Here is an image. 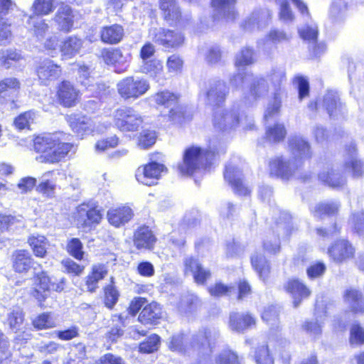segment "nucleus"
<instances>
[{
  "mask_svg": "<svg viewBox=\"0 0 364 364\" xmlns=\"http://www.w3.org/2000/svg\"><path fill=\"white\" fill-rule=\"evenodd\" d=\"M289 148L293 155L294 160H287L278 157L269 162V173L272 176L289 180L296 175V171L301 167L302 161L311 157V151L309 142L303 137L294 136L289 140Z\"/></svg>",
  "mask_w": 364,
  "mask_h": 364,
  "instance_id": "obj_1",
  "label": "nucleus"
},
{
  "mask_svg": "<svg viewBox=\"0 0 364 364\" xmlns=\"http://www.w3.org/2000/svg\"><path fill=\"white\" fill-rule=\"evenodd\" d=\"M65 134H48L38 136L34 140V149L43 154L38 158L41 162L55 164L68 155L73 144L65 141Z\"/></svg>",
  "mask_w": 364,
  "mask_h": 364,
  "instance_id": "obj_2",
  "label": "nucleus"
},
{
  "mask_svg": "<svg viewBox=\"0 0 364 364\" xmlns=\"http://www.w3.org/2000/svg\"><path fill=\"white\" fill-rule=\"evenodd\" d=\"M220 338L218 330L204 328L194 336H193L191 342L188 346L186 339L182 333L172 336L169 343V348L171 350L178 352H188L190 349L197 351L203 355H209L217 343Z\"/></svg>",
  "mask_w": 364,
  "mask_h": 364,
  "instance_id": "obj_3",
  "label": "nucleus"
},
{
  "mask_svg": "<svg viewBox=\"0 0 364 364\" xmlns=\"http://www.w3.org/2000/svg\"><path fill=\"white\" fill-rule=\"evenodd\" d=\"M213 125L223 131H228L235 129L241 125L245 129H252V119L240 112L238 107L233 105L230 109L218 108L213 114Z\"/></svg>",
  "mask_w": 364,
  "mask_h": 364,
  "instance_id": "obj_4",
  "label": "nucleus"
},
{
  "mask_svg": "<svg viewBox=\"0 0 364 364\" xmlns=\"http://www.w3.org/2000/svg\"><path fill=\"white\" fill-rule=\"evenodd\" d=\"M215 150H203L198 146L188 148L183 154V162L178 168L183 175H192L201 168L206 169L211 164Z\"/></svg>",
  "mask_w": 364,
  "mask_h": 364,
  "instance_id": "obj_5",
  "label": "nucleus"
},
{
  "mask_svg": "<svg viewBox=\"0 0 364 364\" xmlns=\"http://www.w3.org/2000/svg\"><path fill=\"white\" fill-rule=\"evenodd\" d=\"M153 100L158 106L167 109L163 114L168 121L173 123L181 122L183 118V111L178 105V95L168 90L159 92L153 95Z\"/></svg>",
  "mask_w": 364,
  "mask_h": 364,
  "instance_id": "obj_6",
  "label": "nucleus"
},
{
  "mask_svg": "<svg viewBox=\"0 0 364 364\" xmlns=\"http://www.w3.org/2000/svg\"><path fill=\"white\" fill-rule=\"evenodd\" d=\"M119 95L124 100H136L144 95L150 88L149 82L139 77L129 76L117 84Z\"/></svg>",
  "mask_w": 364,
  "mask_h": 364,
  "instance_id": "obj_7",
  "label": "nucleus"
},
{
  "mask_svg": "<svg viewBox=\"0 0 364 364\" xmlns=\"http://www.w3.org/2000/svg\"><path fill=\"white\" fill-rule=\"evenodd\" d=\"M143 122L142 117L131 107H122L114 113V123L121 132H135Z\"/></svg>",
  "mask_w": 364,
  "mask_h": 364,
  "instance_id": "obj_8",
  "label": "nucleus"
},
{
  "mask_svg": "<svg viewBox=\"0 0 364 364\" xmlns=\"http://www.w3.org/2000/svg\"><path fill=\"white\" fill-rule=\"evenodd\" d=\"M102 210L94 203H82L77 206L75 218L83 228L95 227L102 218Z\"/></svg>",
  "mask_w": 364,
  "mask_h": 364,
  "instance_id": "obj_9",
  "label": "nucleus"
},
{
  "mask_svg": "<svg viewBox=\"0 0 364 364\" xmlns=\"http://www.w3.org/2000/svg\"><path fill=\"white\" fill-rule=\"evenodd\" d=\"M268 80L271 82L274 95V101L269 105L264 114L265 120L277 113L280 109L281 102L278 99V92L281 90L283 82L286 80V75L283 68H276L271 70L268 74Z\"/></svg>",
  "mask_w": 364,
  "mask_h": 364,
  "instance_id": "obj_10",
  "label": "nucleus"
},
{
  "mask_svg": "<svg viewBox=\"0 0 364 364\" xmlns=\"http://www.w3.org/2000/svg\"><path fill=\"white\" fill-rule=\"evenodd\" d=\"M40 289H34L32 294L40 302L45 300L50 291H61L64 289L65 279L58 280L50 277L47 272H42L37 276Z\"/></svg>",
  "mask_w": 364,
  "mask_h": 364,
  "instance_id": "obj_11",
  "label": "nucleus"
},
{
  "mask_svg": "<svg viewBox=\"0 0 364 364\" xmlns=\"http://www.w3.org/2000/svg\"><path fill=\"white\" fill-rule=\"evenodd\" d=\"M166 172V168L164 165L151 162L139 167L136 171L135 176L138 182L146 186H152L156 184L162 173Z\"/></svg>",
  "mask_w": 364,
  "mask_h": 364,
  "instance_id": "obj_12",
  "label": "nucleus"
},
{
  "mask_svg": "<svg viewBox=\"0 0 364 364\" xmlns=\"http://www.w3.org/2000/svg\"><path fill=\"white\" fill-rule=\"evenodd\" d=\"M329 257L336 263H343L353 258L355 248L348 240L341 239L334 242L328 250Z\"/></svg>",
  "mask_w": 364,
  "mask_h": 364,
  "instance_id": "obj_13",
  "label": "nucleus"
},
{
  "mask_svg": "<svg viewBox=\"0 0 364 364\" xmlns=\"http://www.w3.org/2000/svg\"><path fill=\"white\" fill-rule=\"evenodd\" d=\"M242 176L241 171L236 165L231 163L226 166L224 172L225 180L228 181L236 194L247 196L250 193V190L242 183Z\"/></svg>",
  "mask_w": 364,
  "mask_h": 364,
  "instance_id": "obj_14",
  "label": "nucleus"
},
{
  "mask_svg": "<svg viewBox=\"0 0 364 364\" xmlns=\"http://www.w3.org/2000/svg\"><path fill=\"white\" fill-rule=\"evenodd\" d=\"M61 73L60 67L49 59L41 62L36 68L38 80L45 85H48L51 82L58 79Z\"/></svg>",
  "mask_w": 364,
  "mask_h": 364,
  "instance_id": "obj_15",
  "label": "nucleus"
},
{
  "mask_svg": "<svg viewBox=\"0 0 364 364\" xmlns=\"http://www.w3.org/2000/svg\"><path fill=\"white\" fill-rule=\"evenodd\" d=\"M269 91V87L267 80L262 77H253L250 81L249 94L245 97V103L250 105L257 100L264 98L267 96Z\"/></svg>",
  "mask_w": 364,
  "mask_h": 364,
  "instance_id": "obj_16",
  "label": "nucleus"
},
{
  "mask_svg": "<svg viewBox=\"0 0 364 364\" xmlns=\"http://www.w3.org/2000/svg\"><path fill=\"white\" fill-rule=\"evenodd\" d=\"M159 8L168 24L184 26L181 11L176 0H160Z\"/></svg>",
  "mask_w": 364,
  "mask_h": 364,
  "instance_id": "obj_17",
  "label": "nucleus"
},
{
  "mask_svg": "<svg viewBox=\"0 0 364 364\" xmlns=\"http://www.w3.org/2000/svg\"><path fill=\"white\" fill-rule=\"evenodd\" d=\"M154 41L166 48L181 46L184 41L183 34L178 31L160 28L156 30Z\"/></svg>",
  "mask_w": 364,
  "mask_h": 364,
  "instance_id": "obj_18",
  "label": "nucleus"
},
{
  "mask_svg": "<svg viewBox=\"0 0 364 364\" xmlns=\"http://www.w3.org/2000/svg\"><path fill=\"white\" fill-rule=\"evenodd\" d=\"M229 89L225 82L221 80L214 81L209 85L205 92V100L207 104L216 106L224 102L228 94Z\"/></svg>",
  "mask_w": 364,
  "mask_h": 364,
  "instance_id": "obj_19",
  "label": "nucleus"
},
{
  "mask_svg": "<svg viewBox=\"0 0 364 364\" xmlns=\"http://www.w3.org/2000/svg\"><path fill=\"white\" fill-rule=\"evenodd\" d=\"M58 99L61 105L65 107H74L79 100V90L69 81H63L58 86Z\"/></svg>",
  "mask_w": 364,
  "mask_h": 364,
  "instance_id": "obj_20",
  "label": "nucleus"
},
{
  "mask_svg": "<svg viewBox=\"0 0 364 364\" xmlns=\"http://www.w3.org/2000/svg\"><path fill=\"white\" fill-rule=\"evenodd\" d=\"M271 17L272 13L269 9L255 10L244 21L242 26L245 30L252 31L266 26Z\"/></svg>",
  "mask_w": 364,
  "mask_h": 364,
  "instance_id": "obj_21",
  "label": "nucleus"
},
{
  "mask_svg": "<svg viewBox=\"0 0 364 364\" xmlns=\"http://www.w3.org/2000/svg\"><path fill=\"white\" fill-rule=\"evenodd\" d=\"M214 9V18L225 19L226 21H233L237 16L235 10V0H212Z\"/></svg>",
  "mask_w": 364,
  "mask_h": 364,
  "instance_id": "obj_22",
  "label": "nucleus"
},
{
  "mask_svg": "<svg viewBox=\"0 0 364 364\" xmlns=\"http://www.w3.org/2000/svg\"><path fill=\"white\" fill-rule=\"evenodd\" d=\"M286 291L290 294L294 307L299 306L301 301L311 294L309 289L299 279H291L284 286Z\"/></svg>",
  "mask_w": 364,
  "mask_h": 364,
  "instance_id": "obj_23",
  "label": "nucleus"
},
{
  "mask_svg": "<svg viewBox=\"0 0 364 364\" xmlns=\"http://www.w3.org/2000/svg\"><path fill=\"white\" fill-rule=\"evenodd\" d=\"M343 171L352 172L354 177H359L364 173L363 163L358 159L355 144H351L346 149Z\"/></svg>",
  "mask_w": 364,
  "mask_h": 364,
  "instance_id": "obj_24",
  "label": "nucleus"
},
{
  "mask_svg": "<svg viewBox=\"0 0 364 364\" xmlns=\"http://www.w3.org/2000/svg\"><path fill=\"white\" fill-rule=\"evenodd\" d=\"M54 21L60 31H70L74 24V15L71 7L68 5H61L55 15Z\"/></svg>",
  "mask_w": 364,
  "mask_h": 364,
  "instance_id": "obj_25",
  "label": "nucleus"
},
{
  "mask_svg": "<svg viewBox=\"0 0 364 364\" xmlns=\"http://www.w3.org/2000/svg\"><path fill=\"white\" fill-rule=\"evenodd\" d=\"M184 264L186 274L190 272L197 284H203L210 278V271L204 269L197 259L188 257L186 259Z\"/></svg>",
  "mask_w": 364,
  "mask_h": 364,
  "instance_id": "obj_26",
  "label": "nucleus"
},
{
  "mask_svg": "<svg viewBox=\"0 0 364 364\" xmlns=\"http://www.w3.org/2000/svg\"><path fill=\"white\" fill-rule=\"evenodd\" d=\"M132 215V209L127 206L111 209L107 212L109 223L116 228L124 225L131 220Z\"/></svg>",
  "mask_w": 364,
  "mask_h": 364,
  "instance_id": "obj_27",
  "label": "nucleus"
},
{
  "mask_svg": "<svg viewBox=\"0 0 364 364\" xmlns=\"http://www.w3.org/2000/svg\"><path fill=\"white\" fill-rule=\"evenodd\" d=\"M323 106L325 107L330 117H338L343 113V106L340 102L339 96L336 92L331 90L324 95Z\"/></svg>",
  "mask_w": 364,
  "mask_h": 364,
  "instance_id": "obj_28",
  "label": "nucleus"
},
{
  "mask_svg": "<svg viewBox=\"0 0 364 364\" xmlns=\"http://www.w3.org/2000/svg\"><path fill=\"white\" fill-rule=\"evenodd\" d=\"M255 324V318L249 314L232 313L230 315L229 326L232 331L242 332Z\"/></svg>",
  "mask_w": 364,
  "mask_h": 364,
  "instance_id": "obj_29",
  "label": "nucleus"
},
{
  "mask_svg": "<svg viewBox=\"0 0 364 364\" xmlns=\"http://www.w3.org/2000/svg\"><path fill=\"white\" fill-rule=\"evenodd\" d=\"M155 242L156 237L149 227H141L134 233V242L137 249H151Z\"/></svg>",
  "mask_w": 364,
  "mask_h": 364,
  "instance_id": "obj_30",
  "label": "nucleus"
},
{
  "mask_svg": "<svg viewBox=\"0 0 364 364\" xmlns=\"http://www.w3.org/2000/svg\"><path fill=\"white\" fill-rule=\"evenodd\" d=\"M82 40L75 36L66 38L60 46L63 59H70L80 53L82 47Z\"/></svg>",
  "mask_w": 364,
  "mask_h": 364,
  "instance_id": "obj_31",
  "label": "nucleus"
},
{
  "mask_svg": "<svg viewBox=\"0 0 364 364\" xmlns=\"http://www.w3.org/2000/svg\"><path fill=\"white\" fill-rule=\"evenodd\" d=\"M107 274V267L103 264H95L92 267V272L88 274L86 279L87 290L90 292H95L98 288V282Z\"/></svg>",
  "mask_w": 364,
  "mask_h": 364,
  "instance_id": "obj_32",
  "label": "nucleus"
},
{
  "mask_svg": "<svg viewBox=\"0 0 364 364\" xmlns=\"http://www.w3.org/2000/svg\"><path fill=\"white\" fill-rule=\"evenodd\" d=\"M344 301L352 311L364 312V299L359 291L354 289H347L344 294Z\"/></svg>",
  "mask_w": 364,
  "mask_h": 364,
  "instance_id": "obj_33",
  "label": "nucleus"
},
{
  "mask_svg": "<svg viewBox=\"0 0 364 364\" xmlns=\"http://www.w3.org/2000/svg\"><path fill=\"white\" fill-rule=\"evenodd\" d=\"M124 36V28L119 24L103 27L101 30V39L108 44L119 43Z\"/></svg>",
  "mask_w": 364,
  "mask_h": 364,
  "instance_id": "obj_34",
  "label": "nucleus"
},
{
  "mask_svg": "<svg viewBox=\"0 0 364 364\" xmlns=\"http://www.w3.org/2000/svg\"><path fill=\"white\" fill-rule=\"evenodd\" d=\"M32 261L31 255L27 250H17L13 255V267L17 272H28L31 267Z\"/></svg>",
  "mask_w": 364,
  "mask_h": 364,
  "instance_id": "obj_35",
  "label": "nucleus"
},
{
  "mask_svg": "<svg viewBox=\"0 0 364 364\" xmlns=\"http://www.w3.org/2000/svg\"><path fill=\"white\" fill-rule=\"evenodd\" d=\"M316 321H306L302 325V329L310 336L316 338L322 332V324L324 322L326 312H319L318 306H316Z\"/></svg>",
  "mask_w": 364,
  "mask_h": 364,
  "instance_id": "obj_36",
  "label": "nucleus"
},
{
  "mask_svg": "<svg viewBox=\"0 0 364 364\" xmlns=\"http://www.w3.org/2000/svg\"><path fill=\"white\" fill-rule=\"evenodd\" d=\"M162 310L159 304L151 303L144 307L139 316V321L144 323H153L161 318Z\"/></svg>",
  "mask_w": 364,
  "mask_h": 364,
  "instance_id": "obj_37",
  "label": "nucleus"
},
{
  "mask_svg": "<svg viewBox=\"0 0 364 364\" xmlns=\"http://www.w3.org/2000/svg\"><path fill=\"white\" fill-rule=\"evenodd\" d=\"M29 28L39 41H41L49 30V26L41 16H30L27 20Z\"/></svg>",
  "mask_w": 364,
  "mask_h": 364,
  "instance_id": "obj_38",
  "label": "nucleus"
},
{
  "mask_svg": "<svg viewBox=\"0 0 364 364\" xmlns=\"http://www.w3.org/2000/svg\"><path fill=\"white\" fill-rule=\"evenodd\" d=\"M28 242L36 257H44L46 255L49 242L45 236L33 235L28 237Z\"/></svg>",
  "mask_w": 364,
  "mask_h": 364,
  "instance_id": "obj_39",
  "label": "nucleus"
},
{
  "mask_svg": "<svg viewBox=\"0 0 364 364\" xmlns=\"http://www.w3.org/2000/svg\"><path fill=\"white\" fill-rule=\"evenodd\" d=\"M251 263L259 278L265 281L270 272L269 264L265 257L262 254L255 253L251 257Z\"/></svg>",
  "mask_w": 364,
  "mask_h": 364,
  "instance_id": "obj_40",
  "label": "nucleus"
},
{
  "mask_svg": "<svg viewBox=\"0 0 364 364\" xmlns=\"http://www.w3.org/2000/svg\"><path fill=\"white\" fill-rule=\"evenodd\" d=\"M66 119L73 132L80 135H83L89 129V119L85 116L79 114H71L67 115Z\"/></svg>",
  "mask_w": 364,
  "mask_h": 364,
  "instance_id": "obj_41",
  "label": "nucleus"
},
{
  "mask_svg": "<svg viewBox=\"0 0 364 364\" xmlns=\"http://www.w3.org/2000/svg\"><path fill=\"white\" fill-rule=\"evenodd\" d=\"M20 87L19 81L15 77L5 78L0 82V100H6L17 92Z\"/></svg>",
  "mask_w": 364,
  "mask_h": 364,
  "instance_id": "obj_42",
  "label": "nucleus"
},
{
  "mask_svg": "<svg viewBox=\"0 0 364 364\" xmlns=\"http://www.w3.org/2000/svg\"><path fill=\"white\" fill-rule=\"evenodd\" d=\"M318 179L324 184L331 187H339L345 183V179L338 173L331 169L323 171L318 174Z\"/></svg>",
  "mask_w": 364,
  "mask_h": 364,
  "instance_id": "obj_43",
  "label": "nucleus"
},
{
  "mask_svg": "<svg viewBox=\"0 0 364 364\" xmlns=\"http://www.w3.org/2000/svg\"><path fill=\"white\" fill-rule=\"evenodd\" d=\"M287 132L282 124H275L267 127L265 138L270 143H277L282 141Z\"/></svg>",
  "mask_w": 364,
  "mask_h": 364,
  "instance_id": "obj_44",
  "label": "nucleus"
},
{
  "mask_svg": "<svg viewBox=\"0 0 364 364\" xmlns=\"http://www.w3.org/2000/svg\"><path fill=\"white\" fill-rule=\"evenodd\" d=\"M55 0H35L32 5V16L48 15L53 11Z\"/></svg>",
  "mask_w": 364,
  "mask_h": 364,
  "instance_id": "obj_45",
  "label": "nucleus"
},
{
  "mask_svg": "<svg viewBox=\"0 0 364 364\" xmlns=\"http://www.w3.org/2000/svg\"><path fill=\"white\" fill-rule=\"evenodd\" d=\"M22 59L21 54L16 50H3L0 52L1 65L8 69Z\"/></svg>",
  "mask_w": 364,
  "mask_h": 364,
  "instance_id": "obj_46",
  "label": "nucleus"
},
{
  "mask_svg": "<svg viewBox=\"0 0 364 364\" xmlns=\"http://www.w3.org/2000/svg\"><path fill=\"white\" fill-rule=\"evenodd\" d=\"M104 62L108 65H115L124 61L122 51L117 48H105L101 51Z\"/></svg>",
  "mask_w": 364,
  "mask_h": 364,
  "instance_id": "obj_47",
  "label": "nucleus"
},
{
  "mask_svg": "<svg viewBox=\"0 0 364 364\" xmlns=\"http://www.w3.org/2000/svg\"><path fill=\"white\" fill-rule=\"evenodd\" d=\"M140 69L141 73L157 77L162 74L163 65L159 60L153 59L143 61Z\"/></svg>",
  "mask_w": 364,
  "mask_h": 364,
  "instance_id": "obj_48",
  "label": "nucleus"
},
{
  "mask_svg": "<svg viewBox=\"0 0 364 364\" xmlns=\"http://www.w3.org/2000/svg\"><path fill=\"white\" fill-rule=\"evenodd\" d=\"M24 321V314L19 307L14 309L8 315L10 328L15 333L21 329Z\"/></svg>",
  "mask_w": 364,
  "mask_h": 364,
  "instance_id": "obj_49",
  "label": "nucleus"
},
{
  "mask_svg": "<svg viewBox=\"0 0 364 364\" xmlns=\"http://www.w3.org/2000/svg\"><path fill=\"white\" fill-rule=\"evenodd\" d=\"M255 360L257 364H274V358L267 344L259 346L255 352Z\"/></svg>",
  "mask_w": 364,
  "mask_h": 364,
  "instance_id": "obj_50",
  "label": "nucleus"
},
{
  "mask_svg": "<svg viewBox=\"0 0 364 364\" xmlns=\"http://www.w3.org/2000/svg\"><path fill=\"white\" fill-rule=\"evenodd\" d=\"M255 53L252 48H243L235 57V65L237 67L246 66L255 63Z\"/></svg>",
  "mask_w": 364,
  "mask_h": 364,
  "instance_id": "obj_51",
  "label": "nucleus"
},
{
  "mask_svg": "<svg viewBox=\"0 0 364 364\" xmlns=\"http://www.w3.org/2000/svg\"><path fill=\"white\" fill-rule=\"evenodd\" d=\"M33 325L34 328L41 330L55 327L56 322L50 314L43 313L33 321Z\"/></svg>",
  "mask_w": 364,
  "mask_h": 364,
  "instance_id": "obj_52",
  "label": "nucleus"
},
{
  "mask_svg": "<svg viewBox=\"0 0 364 364\" xmlns=\"http://www.w3.org/2000/svg\"><path fill=\"white\" fill-rule=\"evenodd\" d=\"M112 321L115 322L116 325L109 331L108 338L112 341H115L124 333V331L122 329L124 327V317L121 314L114 315L112 316Z\"/></svg>",
  "mask_w": 364,
  "mask_h": 364,
  "instance_id": "obj_53",
  "label": "nucleus"
},
{
  "mask_svg": "<svg viewBox=\"0 0 364 364\" xmlns=\"http://www.w3.org/2000/svg\"><path fill=\"white\" fill-rule=\"evenodd\" d=\"M156 135L154 131L144 130L138 138V146L143 149H149L156 142Z\"/></svg>",
  "mask_w": 364,
  "mask_h": 364,
  "instance_id": "obj_54",
  "label": "nucleus"
},
{
  "mask_svg": "<svg viewBox=\"0 0 364 364\" xmlns=\"http://www.w3.org/2000/svg\"><path fill=\"white\" fill-rule=\"evenodd\" d=\"M339 205L336 202L319 203L315 207L314 215L321 217L323 215H333L338 210Z\"/></svg>",
  "mask_w": 364,
  "mask_h": 364,
  "instance_id": "obj_55",
  "label": "nucleus"
},
{
  "mask_svg": "<svg viewBox=\"0 0 364 364\" xmlns=\"http://www.w3.org/2000/svg\"><path fill=\"white\" fill-rule=\"evenodd\" d=\"M159 342L160 338L159 336L156 334L151 335L146 339V341L140 343L139 350L146 353H152L158 349Z\"/></svg>",
  "mask_w": 364,
  "mask_h": 364,
  "instance_id": "obj_56",
  "label": "nucleus"
},
{
  "mask_svg": "<svg viewBox=\"0 0 364 364\" xmlns=\"http://www.w3.org/2000/svg\"><path fill=\"white\" fill-rule=\"evenodd\" d=\"M216 364H240L237 355L230 350H224L215 358Z\"/></svg>",
  "mask_w": 364,
  "mask_h": 364,
  "instance_id": "obj_57",
  "label": "nucleus"
},
{
  "mask_svg": "<svg viewBox=\"0 0 364 364\" xmlns=\"http://www.w3.org/2000/svg\"><path fill=\"white\" fill-rule=\"evenodd\" d=\"M82 244L77 238L71 239L67 245V250L70 255L78 260L83 257Z\"/></svg>",
  "mask_w": 364,
  "mask_h": 364,
  "instance_id": "obj_58",
  "label": "nucleus"
},
{
  "mask_svg": "<svg viewBox=\"0 0 364 364\" xmlns=\"http://www.w3.org/2000/svg\"><path fill=\"white\" fill-rule=\"evenodd\" d=\"M34 118L35 113L33 112H26L17 117L14 124L17 129H23L28 128L30 124L33 122Z\"/></svg>",
  "mask_w": 364,
  "mask_h": 364,
  "instance_id": "obj_59",
  "label": "nucleus"
},
{
  "mask_svg": "<svg viewBox=\"0 0 364 364\" xmlns=\"http://www.w3.org/2000/svg\"><path fill=\"white\" fill-rule=\"evenodd\" d=\"M105 306L112 309L118 301L119 292L113 284H109L105 288Z\"/></svg>",
  "mask_w": 364,
  "mask_h": 364,
  "instance_id": "obj_60",
  "label": "nucleus"
},
{
  "mask_svg": "<svg viewBox=\"0 0 364 364\" xmlns=\"http://www.w3.org/2000/svg\"><path fill=\"white\" fill-rule=\"evenodd\" d=\"M264 249L270 254H276L280 250V242L277 236L271 235L267 236L263 242Z\"/></svg>",
  "mask_w": 364,
  "mask_h": 364,
  "instance_id": "obj_61",
  "label": "nucleus"
},
{
  "mask_svg": "<svg viewBox=\"0 0 364 364\" xmlns=\"http://www.w3.org/2000/svg\"><path fill=\"white\" fill-rule=\"evenodd\" d=\"M350 342L352 345L364 343V329L358 324H353L350 328Z\"/></svg>",
  "mask_w": 364,
  "mask_h": 364,
  "instance_id": "obj_62",
  "label": "nucleus"
},
{
  "mask_svg": "<svg viewBox=\"0 0 364 364\" xmlns=\"http://www.w3.org/2000/svg\"><path fill=\"white\" fill-rule=\"evenodd\" d=\"M209 292L212 296H221L223 295H232V292L236 293L232 287H227L221 283H217L214 287L209 288Z\"/></svg>",
  "mask_w": 364,
  "mask_h": 364,
  "instance_id": "obj_63",
  "label": "nucleus"
},
{
  "mask_svg": "<svg viewBox=\"0 0 364 364\" xmlns=\"http://www.w3.org/2000/svg\"><path fill=\"white\" fill-rule=\"evenodd\" d=\"M252 76V75L247 72L238 73L231 77L230 84L235 88L243 87L245 82L250 83Z\"/></svg>",
  "mask_w": 364,
  "mask_h": 364,
  "instance_id": "obj_64",
  "label": "nucleus"
}]
</instances>
